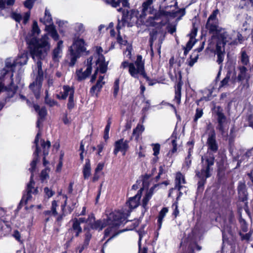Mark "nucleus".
<instances>
[{"mask_svg": "<svg viewBox=\"0 0 253 253\" xmlns=\"http://www.w3.org/2000/svg\"><path fill=\"white\" fill-rule=\"evenodd\" d=\"M252 234V232H249V233H248L245 235H243L242 236V238L243 239L249 240L250 239Z\"/></svg>", "mask_w": 253, "mask_h": 253, "instance_id": "e2e57ef3", "label": "nucleus"}, {"mask_svg": "<svg viewBox=\"0 0 253 253\" xmlns=\"http://www.w3.org/2000/svg\"><path fill=\"white\" fill-rule=\"evenodd\" d=\"M30 12H27L25 13L24 17H23L24 24H26L27 23V22L28 21V20L30 18Z\"/></svg>", "mask_w": 253, "mask_h": 253, "instance_id": "052dcab7", "label": "nucleus"}, {"mask_svg": "<svg viewBox=\"0 0 253 253\" xmlns=\"http://www.w3.org/2000/svg\"><path fill=\"white\" fill-rule=\"evenodd\" d=\"M104 166V163H99L97 165L96 168L95 169V172L96 173H98L99 172L101 171L103 169Z\"/></svg>", "mask_w": 253, "mask_h": 253, "instance_id": "13d9d810", "label": "nucleus"}, {"mask_svg": "<svg viewBox=\"0 0 253 253\" xmlns=\"http://www.w3.org/2000/svg\"><path fill=\"white\" fill-rule=\"evenodd\" d=\"M219 11L218 9H216L212 11V13L209 17L208 20L218 21V19L217 18V16L219 14Z\"/></svg>", "mask_w": 253, "mask_h": 253, "instance_id": "79ce46f5", "label": "nucleus"}, {"mask_svg": "<svg viewBox=\"0 0 253 253\" xmlns=\"http://www.w3.org/2000/svg\"><path fill=\"white\" fill-rule=\"evenodd\" d=\"M102 86L101 85H99L96 84L95 85H93L90 89V93L92 95L97 96L98 93L100 91Z\"/></svg>", "mask_w": 253, "mask_h": 253, "instance_id": "58836bf2", "label": "nucleus"}, {"mask_svg": "<svg viewBox=\"0 0 253 253\" xmlns=\"http://www.w3.org/2000/svg\"><path fill=\"white\" fill-rule=\"evenodd\" d=\"M41 147L42 149L43 154L44 156L47 155L49 152V149L50 147V143L49 141H45L44 140H41Z\"/></svg>", "mask_w": 253, "mask_h": 253, "instance_id": "473e14b6", "label": "nucleus"}, {"mask_svg": "<svg viewBox=\"0 0 253 253\" xmlns=\"http://www.w3.org/2000/svg\"><path fill=\"white\" fill-rule=\"evenodd\" d=\"M154 0H145L142 5L141 16H145L148 14L154 13V9L152 6Z\"/></svg>", "mask_w": 253, "mask_h": 253, "instance_id": "2eb2a0df", "label": "nucleus"}, {"mask_svg": "<svg viewBox=\"0 0 253 253\" xmlns=\"http://www.w3.org/2000/svg\"><path fill=\"white\" fill-rule=\"evenodd\" d=\"M104 80V76H100L99 78V79L98 80L97 83L99 85H101L102 87L103 85L105 84V82L103 81Z\"/></svg>", "mask_w": 253, "mask_h": 253, "instance_id": "338daca9", "label": "nucleus"}, {"mask_svg": "<svg viewBox=\"0 0 253 253\" xmlns=\"http://www.w3.org/2000/svg\"><path fill=\"white\" fill-rule=\"evenodd\" d=\"M75 30L79 34H81L84 31V27L82 23H76L74 25Z\"/></svg>", "mask_w": 253, "mask_h": 253, "instance_id": "ea45409f", "label": "nucleus"}, {"mask_svg": "<svg viewBox=\"0 0 253 253\" xmlns=\"http://www.w3.org/2000/svg\"><path fill=\"white\" fill-rule=\"evenodd\" d=\"M86 45L84 40L82 39L78 38L74 41L69 49L71 66H74L77 59L80 56V54L86 51Z\"/></svg>", "mask_w": 253, "mask_h": 253, "instance_id": "6e6552de", "label": "nucleus"}, {"mask_svg": "<svg viewBox=\"0 0 253 253\" xmlns=\"http://www.w3.org/2000/svg\"><path fill=\"white\" fill-rule=\"evenodd\" d=\"M74 89L72 87L68 85H64L63 87V92H61V96L57 95V97L59 99H65L68 96L74 97Z\"/></svg>", "mask_w": 253, "mask_h": 253, "instance_id": "aec40b11", "label": "nucleus"}, {"mask_svg": "<svg viewBox=\"0 0 253 253\" xmlns=\"http://www.w3.org/2000/svg\"><path fill=\"white\" fill-rule=\"evenodd\" d=\"M88 244L84 242L83 244L79 245L76 248V251L79 253H82L83 251L86 249Z\"/></svg>", "mask_w": 253, "mask_h": 253, "instance_id": "a18cd8bd", "label": "nucleus"}, {"mask_svg": "<svg viewBox=\"0 0 253 253\" xmlns=\"http://www.w3.org/2000/svg\"><path fill=\"white\" fill-rule=\"evenodd\" d=\"M44 102L46 104L49 105L50 107L55 106L57 104L56 101L48 97V89L45 90V96L44 99Z\"/></svg>", "mask_w": 253, "mask_h": 253, "instance_id": "72a5a7b5", "label": "nucleus"}, {"mask_svg": "<svg viewBox=\"0 0 253 253\" xmlns=\"http://www.w3.org/2000/svg\"><path fill=\"white\" fill-rule=\"evenodd\" d=\"M37 67L38 75L36 80L29 85L30 89L34 94L36 98L39 99L40 97L41 89L42 85V81L43 80V72L42 67L41 60H37Z\"/></svg>", "mask_w": 253, "mask_h": 253, "instance_id": "9d476101", "label": "nucleus"}, {"mask_svg": "<svg viewBox=\"0 0 253 253\" xmlns=\"http://www.w3.org/2000/svg\"><path fill=\"white\" fill-rule=\"evenodd\" d=\"M171 145L172 146V153H175L177 151L176 138L172 137L170 138Z\"/></svg>", "mask_w": 253, "mask_h": 253, "instance_id": "3c124183", "label": "nucleus"}, {"mask_svg": "<svg viewBox=\"0 0 253 253\" xmlns=\"http://www.w3.org/2000/svg\"><path fill=\"white\" fill-rule=\"evenodd\" d=\"M119 90V81L117 80L115 81L114 86V95L117 96Z\"/></svg>", "mask_w": 253, "mask_h": 253, "instance_id": "864d4df0", "label": "nucleus"}, {"mask_svg": "<svg viewBox=\"0 0 253 253\" xmlns=\"http://www.w3.org/2000/svg\"><path fill=\"white\" fill-rule=\"evenodd\" d=\"M241 61L242 64L245 65H248L249 63V57L246 52L244 50H242L241 51Z\"/></svg>", "mask_w": 253, "mask_h": 253, "instance_id": "c9c22d12", "label": "nucleus"}, {"mask_svg": "<svg viewBox=\"0 0 253 253\" xmlns=\"http://www.w3.org/2000/svg\"><path fill=\"white\" fill-rule=\"evenodd\" d=\"M91 169L90 161L87 159L85 161V163L83 169V173L84 179H87L89 178L91 175Z\"/></svg>", "mask_w": 253, "mask_h": 253, "instance_id": "bb28decb", "label": "nucleus"}, {"mask_svg": "<svg viewBox=\"0 0 253 253\" xmlns=\"http://www.w3.org/2000/svg\"><path fill=\"white\" fill-rule=\"evenodd\" d=\"M197 29L196 28H194L191 33L189 34L190 37L189 41L187 43L186 47L184 51V54H186L187 53L191 50L194 44L195 43L196 40L195 37L197 35Z\"/></svg>", "mask_w": 253, "mask_h": 253, "instance_id": "dca6fc26", "label": "nucleus"}, {"mask_svg": "<svg viewBox=\"0 0 253 253\" xmlns=\"http://www.w3.org/2000/svg\"><path fill=\"white\" fill-rule=\"evenodd\" d=\"M40 21L43 23L45 27L53 25L51 15L49 10L47 8L45 9L44 17L40 19Z\"/></svg>", "mask_w": 253, "mask_h": 253, "instance_id": "393cba45", "label": "nucleus"}, {"mask_svg": "<svg viewBox=\"0 0 253 253\" xmlns=\"http://www.w3.org/2000/svg\"><path fill=\"white\" fill-rule=\"evenodd\" d=\"M187 147H188V155L185 158L183 168L187 169L190 166L191 164V153L193 152V143L192 142H188L187 143Z\"/></svg>", "mask_w": 253, "mask_h": 253, "instance_id": "4be33fe9", "label": "nucleus"}, {"mask_svg": "<svg viewBox=\"0 0 253 253\" xmlns=\"http://www.w3.org/2000/svg\"><path fill=\"white\" fill-rule=\"evenodd\" d=\"M75 106V103L74 101V97L71 96L69 97L68 102L67 104L68 108L70 110L72 109Z\"/></svg>", "mask_w": 253, "mask_h": 253, "instance_id": "603ef678", "label": "nucleus"}, {"mask_svg": "<svg viewBox=\"0 0 253 253\" xmlns=\"http://www.w3.org/2000/svg\"><path fill=\"white\" fill-rule=\"evenodd\" d=\"M144 126L139 124L137 125L136 128L133 129L132 134L135 136V139L136 141L138 140L140 135L144 131Z\"/></svg>", "mask_w": 253, "mask_h": 253, "instance_id": "7c9ffc66", "label": "nucleus"}, {"mask_svg": "<svg viewBox=\"0 0 253 253\" xmlns=\"http://www.w3.org/2000/svg\"><path fill=\"white\" fill-rule=\"evenodd\" d=\"M124 53L126 54V57H128L129 58L131 57V49L130 47H127L126 51L124 52Z\"/></svg>", "mask_w": 253, "mask_h": 253, "instance_id": "774afa93", "label": "nucleus"}, {"mask_svg": "<svg viewBox=\"0 0 253 253\" xmlns=\"http://www.w3.org/2000/svg\"><path fill=\"white\" fill-rule=\"evenodd\" d=\"M11 17L18 22H20L22 19V16L21 14L16 12H12L11 13Z\"/></svg>", "mask_w": 253, "mask_h": 253, "instance_id": "8fccbe9b", "label": "nucleus"}, {"mask_svg": "<svg viewBox=\"0 0 253 253\" xmlns=\"http://www.w3.org/2000/svg\"><path fill=\"white\" fill-rule=\"evenodd\" d=\"M130 65V63H129L127 61H125L122 63V64L121 65V68L125 69L128 67L129 68Z\"/></svg>", "mask_w": 253, "mask_h": 253, "instance_id": "69168bd1", "label": "nucleus"}, {"mask_svg": "<svg viewBox=\"0 0 253 253\" xmlns=\"http://www.w3.org/2000/svg\"><path fill=\"white\" fill-rule=\"evenodd\" d=\"M63 48V42L60 41L57 43V47L53 51V58L56 61L61 57Z\"/></svg>", "mask_w": 253, "mask_h": 253, "instance_id": "b1692460", "label": "nucleus"}, {"mask_svg": "<svg viewBox=\"0 0 253 253\" xmlns=\"http://www.w3.org/2000/svg\"><path fill=\"white\" fill-rule=\"evenodd\" d=\"M58 207L57 202L56 201L54 200L52 202V205L51 208V211H46L48 213H51L52 215L54 216H56L57 215V211H56V208Z\"/></svg>", "mask_w": 253, "mask_h": 253, "instance_id": "e433bc0d", "label": "nucleus"}, {"mask_svg": "<svg viewBox=\"0 0 253 253\" xmlns=\"http://www.w3.org/2000/svg\"><path fill=\"white\" fill-rule=\"evenodd\" d=\"M152 145L153 146V150L154 151L153 155L155 156H157L160 152V145L158 143H156L152 144Z\"/></svg>", "mask_w": 253, "mask_h": 253, "instance_id": "49530a36", "label": "nucleus"}, {"mask_svg": "<svg viewBox=\"0 0 253 253\" xmlns=\"http://www.w3.org/2000/svg\"><path fill=\"white\" fill-rule=\"evenodd\" d=\"M50 169L48 168H46L42 170L41 173L40 178L41 180L43 182L45 180L49 177V172Z\"/></svg>", "mask_w": 253, "mask_h": 253, "instance_id": "4c0bfd02", "label": "nucleus"}, {"mask_svg": "<svg viewBox=\"0 0 253 253\" xmlns=\"http://www.w3.org/2000/svg\"><path fill=\"white\" fill-rule=\"evenodd\" d=\"M157 34V32L155 30H153L151 32V33L150 34V42L151 43V44H152L153 42L156 39Z\"/></svg>", "mask_w": 253, "mask_h": 253, "instance_id": "6e6d98bb", "label": "nucleus"}, {"mask_svg": "<svg viewBox=\"0 0 253 253\" xmlns=\"http://www.w3.org/2000/svg\"><path fill=\"white\" fill-rule=\"evenodd\" d=\"M168 212V209L167 208H163L159 212V214L158 217V223L159 228H161L163 220L164 218L166 216L167 213Z\"/></svg>", "mask_w": 253, "mask_h": 253, "instance_id": "2f4dec72", "label": "nucleus"}, {"mask_svg": "<svg viewBox=\"0 0 253 253\" xmlns=\"http://www.w3.org/2000/svg\"><path fill=\"white\" fill-rule=\"evenodd\" d=\"M104 2L107 4L111 5L114 7H117L120 5L123 7H129V3L127 0H118L115 1V0H104Z\"/></svg>", "mask_w": 253, "mask_h": 253, "instance_id": "5701e85b", "label": "nucleus"}, {"mask_svg": "<svg viewBox=\"0 0 253 253\" xmlns=\"http://www.w3.org/2000/svg\"><path fill=\"white\" fill-rule=\"evenodd\" d=\"M185 183L184 176L180 172L177 173L175 179V187L170 190L169 196H171L172 191L177 189L179 191V195L177 197V199H178L182 194L181 190L183 189H186V187L182 185Z\"/></svg>", "mask_w": 253, "mask_h": 253, "instance_id": "9b49d317", "label": "nucleus"}, {"mask_svg": "<svg viewBox=\"0 0 253 253\" xmlns=\"http://www.w3.org/2000/svg\"><path fill=\"white\" fill-rule=\"evenodd\" d=\"M214 157L212 154H209L202 157V168L200 171L197 172L196 175L200 179L198 182V189L203 190L206 179L211 176L210 171L212 170L211 167L213 165Z\"/></svg>", "mask_w": 253, "mask_h": 253, "instance_id": "39448f33", "label": "nucleus"}, {"mask_svg": "<svg viewBox=\"0 0 253 253\" xmlns=\"http://www.w3.org/2000/svg\"><path fill=\"white\" fill-rule=\"evenodd\" d=\"M125 214L119 211H115L109 213L107 215L106 219L95 221V217L93 215H89L87 218V222L90 225L93 229L101 230L102 229L108 226L105 230V236L107 237L115 231L125 220Z\"/></svg>", "mask_w": 253, "mask_h": 253, "instance_id": "20e7f679", "label": "nucleus"}, {"mask_svg": "<svg viewBox=\"0 0 253 253\" xmlns=\"http://www.w3.org/2000/svg\"><path fill=\"white\" fill-rule=\"evenodd\" d=\"M62 157H63V155H61L60 157L59 162V163L57 166V168H56V170L57 172H60L61 170L62 167L63 166Z\"/></svg>", "mask_w": 253, "mask_h": 253, "instance_id": "4d7b16f0", "label": "nucleus"}, {"mask_svg": "<svg viewBox=\"0 0 253 253\" xmlns=\"http://www.w3.org/2000/svg\"><path fill=\"white\" fill-rule=\"evenodd\" d=\"M129 141L124 139H120L115 142L114 150L113 153L115 155H117L119 152H121L123 155L126 154V153L129 148L128 146Z\"/></svg>", "mask_w": 253, "mask_h": 253, "instance_id": "ddd939ff", "label": "nucleus"}, {"mask_svg": "<svg viewBox=\"0 0 253 253\" xmlns=\"http://www.w3.org/2000/svg\"><path fill=\"white\" fill-rule=\"evenodd\" d=\"M36 0H26L24 3V5L26 8L31 9L33 7V4Z\"/></svg>", "mask_w": 253, "mask_h": 253, "instance_id": "09e8293b", "label": "nucleus"}, {"mask_svg": "<svg viewBox=\"0 0 253 253\" xmlns=\"http://www.w3.org/2000/svg\"><path fill=\"white\" fill-rule=\"evenodd\" d=\"M153 192L152 190L150 189L148 192H147L143 199L142 206L145 209V211L148 208V203L150 199L151 198Z\"/></svg>", "mask_w": 253, "mask_h": 253, "instance_id": "c756f323", "label": "nucleus"}, {"mask_svg": "<svg viewBox=\"0 0 253 253\" xmlns=\"http://www.w3.org/2000/svg\"><path fill=\"white\" fill-rule=\"evenodd\" d=\"M217 115L218 122L217 129H218L221 132V133L223 134L225 130L226 118L224 114L222 113L218 112Z\"/></svg>", "mask_w": 253, "mask_h": 253, "instance_id": "a211bd4d", "label": "nucleus"}, {"mask_svg": "<svg viewBox=\"0 0 253 253\" xmlns=\"http://www.w3.org/2000/svg\"><path fill=\"white\" fill-rule=\"evenodd\" d=\"M158 19V17L156 15L149 16L146 21V24L148 26H154L156 24L155 20Z\"/></svg>", "mask_w": 253, "mask_h": 253, "instance_id": "f704fd0d", "label": "nucleus"}, {"mask_svg": "<svg viewBox=\"0 0 253 253\" xmlns=\"http://www.w3.org/2000/svg\"><path fill=\"white\" fill-rule=\"evenodd\" d=\"M173 207H174V210L173 211V214L175 215V216H177L179 214V211L178 210V206H177V203H175L172 206Z\"/></svg>", "mask_w": 253, "mask_h": 253, "instance_id": "680f3d73", "label": "nucleus"}, {"mask_svg": "<svg viewBox=\"0 0 253 253\" xmlns=\"http://www.w3.org/2000/svg\"><path fill=\"white\" fill-rule=\"evenodd\" d=\"M44 192L46 196L48 198H50V197H52L54 194V192L51 189H49L48 187L44 188Z\"/></svg>", "mask_w": 253, "mask_h": 253, "instance_id": "5fc2aeb1", "label": "nucleus"}, {"mask_svg": "<svg viewBox=\"0 0 253 253\" xmlns=\"http://www.w3.org/2000/svg\"><path fill=\"white\" fill-rule=\"evenodd\" d=\"M93 58L92 57H89L86 62V63H85V65L84 66L83 69H84V75L82 76L81 74V71H76V76L77 77V79L79 81H82L83 80H84L86 79L91 73V70H92V61Z\"/></svg>", "mask_w": 253, "mask_h": 253, "instance_id": "4468645a", "label": "nucleus"}, {"mask_svg": "<svg viewBox=\"0 0 253 253\" xmlns=\"http://www.w3.org/2000/svg\"><path fill=\"white\" fill-rule=\"evenodd\" d=\"M103 49L100 46L96 47L95 58H97L96 61V70L94 74L92 76L91 82L93 83L96 79L97 72L99 71L101 73H104L107 69V64L105 61V58L102 55Z\"/></svg>", "mask_w": 253, "mask_h": 253, "instance_id": "1a4fd4ad", "label": "nucleus"}, {"mask_svg": "<svg viewBox=\"0 0 253 253\" xmlns=\"http://www.w3.org/2000/svg\"><path fill=\"white\" fill-rule=\"evenodd\" d=\"M203 115V110L201 109L198 108L196 110V113L194 118V121L197 122L198 120L201 118Z\"/></svg>", "mask_w": 253, "mask_h": 253, "instance_id": "c03bdc74", "label": "nucleus"}, {"mask_svg": "<svg viewBox=\"0 0 253 253\" xmlns=\"http://www.w3.org/2000/svg\"><path fill=\"white\" fill-rule=\"evenodd\" d=\"M117 42L120 44V45H125L126 44L127 42L126 40L124 39L120 35V32H119L118 33V36L117 38Z\"/></svg>", "mask_w": 253, "mask_h": 253, "instance_id": "de8ad7c7", "label": "nucleus"}, {"mask_svg": "<svg viewBox=\"0 0 253 253\" xmlns=\"http://www.w3.org/2000/svg\"><path fill=\"white\" fill-rule=\"evenodd\" d=\"M45 30L55 41L58 40L59 35L54 25L47 26V27H45Z\"/></svg>", "mask_w": 253, "mask_h": 253, "instance_id": "c85d7f7f", "label": "nucleus"}, {"mask_svg": "<svg viewBox=\"0 0 253 253\" xmlns=\"http://www.w3.org/2000/svg\"><path fill=\"white\" fill-rule=\"evenodd\" d=\"M230 80V75L227 74L226 77L223 79L220 83L219 88L226 86Z\"/></svg>", "mask_w": 253, "mask_h": 253, "instance_id": "37998d69", "label": "nucleus"}, {"mask_svg": "<svg viewBox=\"0 0 253 253\" xmlns=\"http://www.w3.org/2000/svg\"><path fill=\"white\" fill-rule=\"evenodd\" d=\"M128 72L133 78L138 79L139 77H143L148 80L145 71L144 62L141 55H137L135 61L130 63Z\"/></svg>", "mask_w": 253, "mask_h": 253, "instance_id": "0eeeda50", "label": "nucleus"}, {"mask_svg": "<svg viewBox=\"0 0 253 253\" xmlns=\"http://www.w3.org/2000/svg\"><path fill=\"white\" fill-rule=\"evenodd\" d=\"M53 81L52 79H49L47 81V85H48V88H46V89H48V91L50 90V88H51V89H53Z\"/></svg>", "mask_w": 253, "mask_h": 253, "instance_id": "0e129e2a", "label": "nucleus"}, {"mask_svg": "<svg viewBox=\"0 0 253 253\" xmlns=\"http://www.w3.org/2000/svg\"><path fill=\"white\" fill-rule=\"evenodd\" d=\"M28 60V53L27 51L24 52L19 54L15 60L10 58L6 59L5 61L4 68L0 71V92L4 89V83L2 82H4L7 78H9L10 86L8 91L9 92L8 98L12 97L16 90V87L12 85L13 84L12 77L15 68L17 65L22 66L26 64Z\"/></svg>", "mask_w": 253, "mask_h": 253, "instance_id": "7ed1b4c3", "label": "nucleus"}, {"mask_svg": "<svg viewBox=\"0 0 253 253\" xmlns=\"http://www.w3.org/2000/svg\"><path fill=\"white\" fill-rule=\"evenodd\" d=\"M239 73L238 76V80L239 81H243L244 80H247L248 81L250 78V75L247 74V69L245 66H240L239 67Z\"/></svg>", "mask_w": 253, "mask_h": 253, "instance_id": "cd10ccee", "label": "nucleus"}, {"mask_svg": "<svg viewBox=\"0 0 253 253\" xmlns=\"http://www.w3.org/2000/svg\"><path fill=\"white\" fill-rule=\"evenodd\" d=\"M33 107L39 115V118L37 123V126L38 127H40V124H42L43 121V119L46 115V110L45 107H42L40 109V106L36 104L33 105Z\"/></svg>", "mask_w": 253, "mask_h": 253, "instance_id": "f3484780", "label": "nucleus"}, {"mask_svg": "<svg viewBox=\"0 0 253 253\" xmlns=\"http://www.w3.org/2000/svg\"><path fill=\"white\" fill-rule=\"evenodd\" d=\"M91 238V235L90 233L89 232H87L85 234V239H84V243L87 244L89 245V241H90V240Z\"/></svg>", "mask_w": 253, "mask_h": 253, "instance_id": "bf43d9fd", "label": "nucleus"}, {"mask_svg": "<svg viewBox=\"0 0 253 253\" xmlns=\"http://www.w3.org/2000/svg\"><path fill=\"white\" fill-rule=\"evenodd\" d=\"M68 231L70 233H74L75 237H78L82 232V228L79 225L77 218H75L72 220V226Z\"/></svg>", "mask_w": 253, "mask_h": 253, "instance_id": "412c9836", "label": "nucleus"}, {"mask_svg": "<svg viewBox=\"0 0 253 253\" xmlns=\"http://www.w3.org/2000/svg\"><path fill=\"white\" fill-rule=\"evenodd\" d=\"M142 188H141L137 192V194L134 197L129 199L126 204L132 209L136 208L139 205V201L141 197Z\"/></svg>", "mask_w": 253, "mask_h": 253, "instance_id": "6ab92c4d", "label": "nucleus"}, {"mask_svg": "<svg viewBox=\"0 0 253 253\" xmlns=\"http://www.w3.org/2000/svg\"><path fill=\"white\" fill-rule=\"evenodd\" d=\"M126 20L124 16L123 15L121 20H118V25L117 27L118 33H119V32H120V30L123 27H124L126 25Z\"/></svg>", "mask_w": 253, "mask_h": 253, "instance_id": "a19ab883", "label": "nucleus"}, {"mask_svg": "<svg viewBox=\"0 0 253 253\" xmlns=\"http://www.w3.org/2000/svg\"><path fill=\"white\" fill-rule=\"evenodd\" d=\"M40 32L41 30L37 22L34 21L31 32L26 38V42L29 46L31 55L35 61L43 59L50 49L49 38L47 35H44L40 40L37 39Z\"/></svg>", "mask_w": 253, "mask_h": 253, "instance_id": "f03ea898", "label": "nucleus"}, {"mask_svg": "<svg viewBox=\"0 0 253 253\" xmlns=\"http://www.w3.org/2000/svg\"><path fill=\"white\" fill-rule=\"evenodd\" d=\"M207 129L210 131L207 140L208 149L215 152L218 149V145L215 140V131L211 125L208 126Z\"/></svg>", "mask_w": 253, "mask_h": 253, "instance_id": "f8f14e48", "label": "nucleus"}, {"mask_svg": "<svg viewBox=\"0 0 253 253\" xmlns=\"http://www.w3.org/2000/svg\"><path fill=\"white\" fill-rule=\"evenodd\" d=\"M41 136V132L39 131L35 138L34 143L36 144V151L34 153V158L30 164V168L29 169L30 171L31 172V175L30 177V181L29 183L27 184V190L28 193V199L30 198L31 194H37L38 193V188H35L34 187L35 182L33 180V176H34V172L35 170L37 164V162L39 161V154L40 151L39 147L38 145V142L39 140V137Z\"/></svg>", "mask_w": 253, "mask_h": 253, "instance_id": "423d86ee", "label": "nucleus"}, {"mask_svg": "<svg viewBox=\"0 0 253 253\" xmlns=\"http://www.w3.org/2000/svg\"><path fill=\"white\" fill-rule=\"evenodd\" d=\"M206 28L212 34V39L216 42L215 54L217 56V62L221 64L224 58L225 45H235L240 43L242 40V35L233 31L228 33L225 29L218 26V21L207 20Z\"/></svg>", "mask_w": 253, "mask_h": 253, "instance_id": "f257e3e1", "label": "nucleus"}, {"mask_svg": "<svg viewBox=\"0 0 253 253\" xmlns=\"http://www.w3.org/2000/svg\"><path fill=\"white\" fill-rule=\"evenodd\" d=\"M182 83L181 81H179L176 84L175 89V96L174 101L178 105L181 102V86Z\"/></svg>", "mask_w": 253, "mask_h": 253, "instance_id": "a878e982", "label": "nucleus"}]
</instances>
